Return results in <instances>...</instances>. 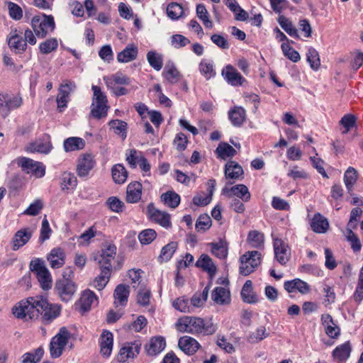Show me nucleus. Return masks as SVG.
Segmentation results:
<instances>
[{
	"instance_id": "obj_1",
	"label": "nucleus",
	"mask_w": 363,
	"mask_h": 363,
	"mask_svg": "<svg viewBox=\"0 0 363 363\" xmlns=\"http://www.w3.org/2000/svg\"><path fill=\"white\" fill-rule=\"evenodd\" d=\"M176 329L181 333L192 335H210L214 334L218 328L211 320H204L196 316L184 315L175 323Z\"/></svg>"
},
{
	"instance_id": "obj_2",
	"label": "nucleus",
	"mask_w": 363,
	"mask_h": 363,
	"mask_svg": "<svg viewBox=\"0 0 363 363\" xmlns=\"http://www.w3.org/2000/svg\"><path fill=\"white\" fill-rule=\"evenodd\" d=\"M46 298L42 296L29 297L19 301L12 308L13 315L20 319L34 320L38 318L42 307L45 306Z\"/></svg>"
},
{
	"instance_id": "obj_3",
	"label": "nucleus",
	"mask_w": 363,
	"mask_h": 363,
	"mask_svg": "<svg viewBox=\"0 0 363 363\" xmlns=\"http://www.w3.org/2000/svg\"><path fill=\"white\" fill-rule=\"evenodd\" d=\"M91 90L93 91V98L90 113L96 119L105 118L109 108L107 97L98 86L92 85Z\"/></svg>"
},
{
	"instance_id": "obj_4",
	"label": "nucleus",
	"mask_w": 363,
	"mask_h": 363,
	"mask_svg": "<svg viewBox=\"0 0 363 363\" xmlns=\"http://www.w3.org/2000/svg\"><path fill=\"white\" fill-rule=\"evenodd\" d=\"M31 26L35 35L43 38L55 29L54 18L44 14L35 16L31 20Z\"/></svg>"
},
{
	"instance_id": "obj_5",
	"label": "nucleus",
	"mask_w": 363,
	"mask_h": 363,
	"mask_svg": "<svg viewBox=\"0 0 363 363\" xmlns=\"http://www.w3.org/2000/svg\"><path fill=\"white\" fill-rule=\"evenodd\" d=\"M240 273L247 276L255 271L261 263V253L258 251H248L240 258Z\"/></svg>"
},
{
	"instance_id": "obj_6",
	"label": "nucleus",
	"mask_w": 363,
	"mask_h": 363,
	"mask_svg": "<svg viewBox=\"0 0 363 363\" xmlns=\"http://www.w3.org/2000/svg\"><path fill=\"white\" fill-rule=\"evenodd\" d=\"M69 332L65 327L60 328V332L52 337L50 344V355L53 358L59 357L69 339Z\"/></svg>"
},
{
	"instance_id": "obj_7",
	"label": "nucleus",
	"mask_w": 363,
	"mask_h": 363,
	"mask_svg": "<svg viewBox=\"0 0 363 363\" xmlns=\"http://www.w3.org/2000/svg\"><path fill=\"white\" fill-rule=\"evenodd\" d=\"M116 247L111 243H106L101 247V251L94 256V260L98 263L99 268L106 267L111 270V262L115 259Z\"/></svg>"
},
{
	"instance_id": "obj_8",
	"label": "nucleus",
	"mask_w": 363,
	"mask_h": 363,
	"mask_svg": "<svg viewBox=\"0 0 363 363\" xmlns=\"http://www.w3.org/2000/svg\"><path fill=\"white\" fill-rule=\"evenodd\" d=\"M17 164L24 172L35 178H42L45 174V166L40 162L23 157L18 159Z\"/></svg>"
},
{
	"instance_id": "obj_9",
	"label": "nucleus",
	"mask_w": 363,
	"mask_h": 363,
	"mask_svg": "<svg viewBox=\"0 0 363 363\" xmlns=\"http://www.w3.org/2000/svg\"><path fill=\"white\" fill-rule=\"evenodd\" d=\"M32 272L36 274L37 279L43 289H49L52 286V277L48 268L39 259L32 261L30 264Z\"/></svg>"
},
{
	"instance_id": "obj_10",
	"label": "nucleus",
	"mask_w": 363,
	"mask_h": 363,
	"mask_svg": "<svg viewBox=\"0 0 363 363\" xmlns=\"http://www.w3.org/2000/svg\"><path fill=\"white\" fill-rule=\"evenodd\" d=\"M76 289L77 287L75 284L65 277L58 280L55 286V291L57 294L62 301L65 302H67L72 298L76 292Z\"/></svg>"
},
{
	"instance_id": "obj_11",
	"label": "nucleus",
	"mask_w": 363,
	"mask_h": 363,
	"mask_svg": "<svg viewBox=\"0 0 363 363\" xmlns=\"http://www.w3.org/2000/svg\"><path fill=\"white\" fill-rule=\"evenodd\" d=\"M141 343L139 341L125 342L121 347L117 359L119 362L123 363L129 359L136 357L140 353Z\"/></svg>"
},
{
	"instance_id": "obj_12",
	"label": "nucleus",
	"mask_w": 363,
	"mask_h": 363,
	"mask_svg": "<svg viewBox=\"0 0 363 363\" xmlns=\"http://www.w3.org/2000/svg\"><path fill=\"white\" fill-rule=\"evenodd\" d=\"M7 41L10 49L16 53H22L27 48V43L23 37V31L16 28L11 29L8 35Z\"/></svg>"
},
{
	"instance_id": "obj_13",
	"label": "nucleus",
	"mask_w": 363,
	"mask_h": 363,
	"mask_svg": "<svg viewBox=\"0 0 363 363\" xmlns=\"http://www.w3.org/2000/svg\"><path fill=\"white\" fill-rule=\"evenodd\" d=\"M147 213L148 217L161 226L169 228L172 226L170 215L155 208L152 203L147 205Z\"/></svg>"
},
{
	"instance_id": "obj_14",
	"label": "nucleus",
	"mask_w": 363,
	"mask_h": 363,
	"mask_svg": "<svg viewBox=\"0 0 363 363\" xmlns=\"http://www.w3.org/2000/svg\"><path fill=\"white\" fill-rule=\"evenodd\" d=\"M52 148L50 138L49 135H44L43 138L29 143L25 147L27 152L48 154Z\"/></svg>"
},
{
	"instance_id": "obj_15",
	"label": "nucleus",
	"mask_w": 363,
	"mask_h": 363,
	"mask_svg": "<svg viewBox=\"0 0 363 363\" xmlns=\"http://www.w3.org/2000/svg\"><path fill=\"white\" fill-rule=\"evenodd\" d=\"M76 88L74 82L65 81L60 85L59 93L57 96V108L62 112L66 107L69 100V94Z\"/></svg>"
},
{
	"instance_id": "obj_16",
	"label": "nucleus",
	"mask_w": 363,
	"mask_h": 363,
	"mask_svg": "<svg viewBox=\"0 0 363 363\" xmlns=\"http://www.w3.org/2000/svg\"><path fill=\"white\" fill-rule=\"evenodd\" d=\"M274 251L275 259L281 265H285L290 259V249L281 239L274 240Z\"/></svg>"
},
{
	"instance_id": "obj_17",
	"label": "nucleus",
	"mask_w": 363,
	"mask_h": 363,
	"mask_svg": "<svg viewBox=\"0 0 363 363\" xmlns=\"http://www.w3.org/2000/svg\"><path fill=\"white\" fill-rule=\"evenodd\" d=\"M222 194L228 198L237 196L245 202L248 201L251 197L247 187L244 184H237L232 187H229L226 185L222 189Z\"/></svg>"
},
{
	"instance_id": "obj_18",
	"label": "nucleus",
	"mask_w": 363,
	"mask_h": 363,
	"mask_svg": "<svg viewBox=\"0 0 363 363\" xmlns=\"http://www.w3.org/2000/svg\"><path fill=\"white\" fill-rule=\"evenodd\" d=\"M222 76L229 84L234 86H242L246 82L241 74L230 65L223 69Z\"/></svg>"
},
{
	"instance_id": "obj_19",
	"label": "nucleus",
	"mask_w": 363,
	"mask_h": 363,
	"mask_svg": "<svg viewBox=\"0 0 363 363\" xmlns=\"http://www.w3.org/2000/svg\"><path fill=\"white\" fill-rule=\"evenodd\" d=\"M33 230L29 228H21L13 235L11 240V248L13 251L24 246L31 238Z\"/></svg>"
},
{
	"instance_id": "obj_20",
	"label": "nucleus",
	"mask_w": 363,
	"mask_h": 363,
	"mask_svg": "<svg viewBox=\"0 0 363 363\" xmlns=\"http://www.w3.org/2000/svg\"><path fill=\"white\" fill-rule=\"evenodd\" d=\"M61 307L57 304H52L48 303L46 299V304L42 307L40 311L42 315V321L44 324L50 323L54 319L60 314Z\"/></svg>"
},
{
	"instance_id": "obj_21",
	"label": "nucleus",
	"mask_w": 363,
	"mask_h": 363,
	"mask_svg": "<svg viewBox=\"0 0 363 363\" xmlns=\"http://www.w3.org/2000/svg\"><path fill=\"white\" fill-rule=\"evenodd\" d=\"M166 341L163 337L157 336L150 338L145 346L147 354L150 356H156L164 350Z\"/></svg>"
},
{
	"instance_id": "obj_22",
	"label": "nucleus",
	"mask_w": 363,
	"mask_h": 363,
	"mask_svg": "<svg viewBox=\"0 0 363 363\" xmlns=\"http://www.w3.org/2000/svg\"><path fill=\"white\" fill-rule=\"evenodd\" d=\"M94 165L95 161L94 160V157L89 154L84 155L78 160L77 167V175L80 177L87 176Z\"/></svg>"
},
{
	"instance_id": "obj_23",
	"label": "nucleus",
	"mask_w": 363,
	"mask_h": 363,
	"mask_svg": "<svg viewBox=\"0 0 363 363\" xmlns=\"http://www.w3.org/2000/svg\"><path fill=\"white\" fill-rule=\"evenodd\" d=\"M178 346L185 354L192 355L201 345L194 337L185 335L179 339Z\"/></svg>"
},
{
	"instance_id": "obj_24",
	"label": "nucleus",
	"mask_w": 363,
	"mask_h": 363,
	"mask_svg": "<svg viewBox=\"0 0 363 363\" xmlns=\"http://www.w3.org/2000/svg\"><path fill=\"white\" fill-rule=\"evenodd\" d=\"M321 323L327 335L334 339L339 337L340 335V329L334 323L333 319L330 314H323L321 316Z\"/></svg>"
},
{
	"instance_id": "obj_25",
	"label": "nucleus",
	"mask_w": 363,
	"mask_h": 363,
	"mask_svg": "<svg viewBox=\"0 0 363 363\" xmlns=\"http://www.w3.org/2000/svg\"><path fill=\"white\" fill-rule=\"evenodd\" d=\"M143 186L138 182L130 183L126 189L125 201L129 203H136L141 199Z\"/></svg>"
},
{
	"instance_id": "obj_26",
	"label": "nucleus",
	"mask_w": 363,
	"mask_h": 363,
	"mask_svg": "<svg viewBox=\"0 0 363 363\" xmlns=\"http://www.w3.org/2000/svg\"><path fill=\"white\" fill-rule=\"evenodd\" d=\"M113 345V333L108 330H104L100 337V352L108 357L111 354Z\"/></svg>"
},
{
	"instance_id": "obj_27",
	"label": "nucleus",
	"mask_w": 363,
	"mask_h": 363,
	"mask_svg": "<svg viewBox=\"0 0 363 363\" xmlns=\"http://www.w3.org/2000/svg\"><path fill=\"white\" fill-rule=\"evenodd\" d=\"M211 298L218 305H228L230 303V292L228 288L218 286L211 293Z\"/></svg>"
},
{
	"instance_id": "obj_28",
	"label": "nucleus",
	"mask_w": 363,
	"mask_h": 363,
	"mask_svg": "<svg viewBox=\"0 0 363 363\" xmlns=\"http://www.w3.org/2000/svg\"><path fill=\"white\" fill-rule=\"evenodd\" d=\"M284 287L289 293L297 291L302 294H306L310 291V286L306 281L300 279L285 281Z\"/></svg>"
},
{
	"instance_id": "obj_29",
	"label": "nucleus",
	"mask_w": 363,
	"mask_h": 363,
	"mask_svg": "<svg viewBox=\"0 0 363 363\" xmlns=\"http://www.w3.org/2000/svg\"><path fill=\"white\" fill-rule=\"evenodd\" d=\"M130 294L129 286L124 284L118 285L114 291V305L116 307L124 306L127 304Z\"/></svg>"
},
{
	"instance_id": "obj_30",
	"label": "nucleus",
	"mask_w": 363,
	"mask_h": 363,
	"mask_svg": "<svg viewBox=\"0 0 363 363\" xmlns=\"http://www.w3.org/2000/svg\"><path fill=\"white\" fill-rule=\"evenodd\" d=\"M243 174V169L238 162L230 160L226 163L225 176L227 179H239Z\"/></svg>"
},
{
	"instance_id": "obj_31",
	"label": "nucleus",
	"mask_w": 363,
	"mask_h": 363,
	"mask_svg": "<svg viewBox=\"0 0 363 363\" xmlns=\"http://www.w3.org/2000/svg\"><path fill=\"white\" fill-rule=\"evenodd\" d=\"M196 266L202 268L207 272L209 277L212 279L217 272V267L213 263L212 259L206 254H202L196 262Z\"/></svg>"
},
{
	"instance_id": "obj_32",
	"label": "nucleus",
	"mask_w": 363,
	"mask_h": 363,
	"mask_svg": "<svg viewBox=\"0 0 363 363\" xmlns=\"http://www.w3.org/2000/svg\"><path fill=\"white\" fill-rule=\"evenodd\" d=\"M65 254L64 250L60 247L53 248L48 255V260L53 269H58L65 264Z\"/></svg>"
},
{
	"instance_id": "obj_33",
	"label": "nucleus",
	"mask_w": 363,
	"mask_h": 363,
	"mask_svg": "<svg viewBox=\"0 0 363 363\" xmlns=\"http://www.w3.org/2000/svg\"><path fill=\"white\" fill-rule=\"evenodd\" d=\"M104 81L107 88H114V86L119 85H128L130 83V79L121 72L104 77Z\"/></svg>"
},
{
	"instance_id": "obj_34",
	"label": "nucleus",
	"mask_w": 363,
	"mask_h": 363,
	"mask_svg": "<svg viewBox=\"0 0 363 363\" xmlns=\"http://www.w3.org/2000/svg\"><path fill=\"white\" fill-rule=\"evenodd\" d=\"M138 48L133 44L128 45L124 50L117 55V60L121 63H127L136 59Z\"/></svg>"
},
{
	"instance_id": "obj_35",
	"label": "nucleus",
	"mask_w": 363,
	"mask_h": 363,
	"mask_svg": "<svg viewBox=\"0 0 363 363\" xmlns=\"http://www.w3.org/2000/svg\"><path fill=\"white\" fill-rule=\"evenodd\" d=\"M97 302L98 299L96 294L90 290H85L81 295L79 304L82 311H87L93 304H96Z\"/></svg>"
},
{
	"instance_id": "obj_36",
	"label": "nucleus",
	"mask_w": 363,
	"mask_h": 363,
	"mask_svg": "<svg viewBox=\"0 0 363 363\" xmlns=\"http://www.w3.org/2000/svg\"><path fill=\"white\" fill-rule=\"evenodd\" d=\"M311 228L316 233H324L328 229L329 223L325 218L318 213L314 215L311 221Z\"/></svg>"
},
{
	"instance_id": "obj_37",
	"label": "nucleus",
	"mask_w": 363,
	"mask_h": 363,
	"mask_svg": "<svg viewBox=\"0 0 363 363\" xmlns=\"http://www.w3.org/2000/svg\"><path fill=\"white\" fill-rule=\"evenodd\" d=\"M241 297L244 302L247 303H255L258 301L257 296L252 289V282L247 280L244 284L241 290Z\"/></svg>"
},
{
	"instance_id": "obj_38",
	"label": "nucleus",
	"mask_w": 363,
	"mask_h": 363,
	"mask_svg": "<svg viewBox=\"0 0 363 363\" xmlns=\"http://www.w3.org/2000/svg\"><path fill=\"white\" fill-rule=\"evenodd\" d=\"M162 76L170 84H176L182 78V74L173 63L166 65Z\"/></svg>"
},
{
	"instance_id": "obj_39",
	"label": "nucleus",
	"mask_w": 363,
	"mask_h": 363,
	"mask_svg": "<svg viewBox=\"0 0 363 363\" xmlns=\"http://www.w3.org/2000/svg\"><path fill=\"white\" fill-rule=\"evenodd\" d=\"M226 6L235 14L238 21H245L248 18V13L242 9L236 0H223Z\"/></svg>"
},
{
	"instance_id": "obj_40",
	"label": "nucleus",
	"mask_w": 363,
	"mask_h": 363,
	"mask_svg": "<svg viewBox=\"0 0 363 363\" xmlns=\"http://www.w3.org/2000/svg\"><path fill=\"white\" fill-rule=\"evenodd\" d=\"M63 147L67 152L80 150L85 147V141L79 137H70L64 140Z\"/></svg>"
},
{
	"instance_id": "obj_41",
	"label": "nucleus",
	"mask_w": 363,
	"mask_h": 363,
	"mask_svg": "<svg viewBox=\"0 0 363 363\" xmlns=\"http://www.w3.org/2000/svg\"><path fill=\"white\" fill-rule=\"evenodd\" d=\"M100 274L93 281L92 286L99 291H101L108 284L111 270L106 267L100 268Z\"/></svg>"
},
{
	"instance_id": "obj_42",
	"label": "nucleus",
	"mask_w": 363,
	"mask_h": 363,
	"mask_svg": "<svg viewBox=\"0 0 363 363\" xmlns=\"http://www.w3.org/2000/svg\"><path fill=\"white\" fill-rule=\"evenodd\" d=\"M352 347L349 341L336 347L333 352V356L338 361H345L350 355Z\"/></svg>"
},
{
	"instance_id": "obj_43",
	"label": "nucleus",
	"mask_w": 363,
	"mask_h": 363,
	"mask_svg": "<svg viewBox=\"0 0 363 363\" xmlns=\"http://www.w3.org/2000/svg\"><path fill=\"white\" fill-rule=\"evenodd\" d=\"M208 289L205 288L203 291L197 292L194 294L191 299H189L190 306L192 310V313L195 312L196 308H201L208 298Z\"/></svg>"
},
{
	"instance_id": "obj_44",
	"label": "nucleus",
	"mask_w": 363,
	"mask_h": 363,
	"mask_svg": "<svg viewBox=\"0 0 363 363\" xmlns=\"http://www.w3.org/2000/svg\"><path fill=\"white\" fill-rule=\"evenodd\" d=\"M199 69L201 74L208 80L215 77L216 72L214 69L213 62L211 60L203 59L199 65Z\"/></svg>"
},
{
	"instance_id": "obj_45",
	"label": "nucleus",
	"mask_w": 363,
	"mask_h": 363,
	"mask_svg": "<svg viewBox=\"0 0 363 363\" xmlns=\"http://www.w3.org/2000/svg\"><path fill=\"white\" fill-rule=\"evenodd\" d=\"M60 185L63 190H74L77 185V179L74 174L65 172L60 177Z\"/></svg>"
},
{
	"instance_id": "obj_46",
	"label": "nucleus",
	"mask_w": 363,
	"mask_h": 363,
	"mask_svg": "<svg viewBox=\"0 0 363 363\" xmlns=\"http://www.w3.org/2000/svg\"><path fill=\"white\" fill-rule=\"evenodd\" d=\"M245 111L242 107H235L229 112V118L235 126H240L245 121Z\"/></svg>"
},
{
	"instance_id": "obj_47",
	"label": "nucleus",
	"mask_w": 363,
	"mask_h": 363,
	"mask_svg": "<svg viewBox=\"0 0 363 363\" xmlns=\"http://www.w3.org/2000/svg\"><path fill=\"white\" fill-rule=\"evenodd\" d=\"M162 201L167 206L175 208L180 203V196L173 191H169L161 196Z\"/></svg>"
},
{
	"instance_id": "obj_48",
	"label": "nucleus",
	"mask_w": 363,
	"mask_h": 363,
	"mask_svg": "<svg viewBox=\"0 0 363 363\" xmlns=\"http://www.w3.org/2000/svg\"><path fill=\"white\" fill-rule=\"evenodd\" d=\"M247 240L251 247L259 248L264 244V236L258 230H251L248 233Z\"/></svg>"
},
{
	"instance_id": "obj_49",
	"label": "nucleus",
	"mask_w": 363,
	"mask_h": 363,
	"mask_svg": "<svg viewBox=\"0 0 363 363\" xmlns=\"http://www.w3.org/2000/svg\"><path fill=\"white\" fill-rule=\"evenodd\" d=\"M173 308L179 312L184 313H191L192 310L190 306L189 299L186 296H181L172 301Z\"/></svg>"
},
{
	"instance_id": "obj_50",
	"label": "nucleus",
	"mask_w": 363,
	"mask_h": 363,
	"mask_svg": "<svg viewBox=\"0 0 363 363\" xmlns=\"http://www.w3.org/2000/svg\"><path fill=\"white\" fill-rule=\"evenodd\" d=\"M177 242H170L167 245H164L160 252V255L158 257L159 260L162 262L169 261L177 248Z\"/></svg>"
},
{
	"instance_id": "obj_51",
	"label": "nucleus",
	"mask_w": 363,
	"mask_h": 363,
	"mask_svg": "<svg viewBox=\"0 0 363 363\" xmlns=\"http://www.w3.org/2000/svg\"><path fill=\"white\" fill-rule=\"evenodd\" d=\"M112 177L117 184H123L128 177V172L121 164H116L112 167Z\"/></svg>"
},
{
	"instance_id": "obj_52",
	"label": "nucleus",
	"mask_w": 363,
	"mask_h": 363,
	"mask_svg": "<svg viewBox=\"0 0 363 363\" xmlns=\"http://www.w3.org/2000/svg\"><path fill=\"white\" fill-rule=\"evenodd\" d=\"M216 152L221 159L225 160L227 157H233L236 154V150L229 144L222 143L218 145Z\"/></svg>"
},
{
	"instance_id": "obj_53",
	"label": "nucleus",
	"mask_w": 363,
	"mask_h": 363,
	"mask_svg": "<svg viewBox=\"0 0 363 363\" xmlns=\"http://www.w3.org/2000/svg\"><path fill=\"white\" fill-rule=\"evenodd\" d=\"M196 16L203 22L206 28H213V23L209 18V13L203 4L196 6Z\"/></svg>"
},
{
	"instance_id": "obj_54",
	"label": "nucleus",
	"mask_w": 363,
	"mask_h": 363,
	"mask_svg": "<svg viewBox=\"0 0 363 363\" xmlns=\"http://www.w3.org/2000/svg\"><path fill=\"white\" fill-rule=\"evenodd\" d=\"M44 351L38 347L33 352H26L22 356L21 363H37L43 357Z\"/></svg>"
},
{
	"instance_id": "obj_55",
	"label": "nucleus",
	"mask_w": 363,
	"mask_h": 363,
	"mask_svg": "<svg viewBox=\"0 0 363 363\" xmlns=\"http://www.w3.org/2000/svg\"><path fill=\"white\" fill-rule=\"evenodd\" d=\"M279 23L281 27L291 37L298 38V30L292 23L286 17L281 16L279 18Z\"/></svg>"
},
{
	"instance_id": "obj_56",
	"label": "nucleus",
	"mask_w": 363,
	"mask_h": 363,
	"mask_svg": "<svg viewBox=\"0 0 363 363\" xmlns=\"http://www.w3.org/2000/svg\"><path fill=\"white\" fill-rule=\"evenodd\" d=\"M209 245L211 247V252L219 259H225L228 255V247L222 241L219 242H212Z\"/></svg>"
},
{
	"instance_id": "obj_57",
	"label": "nucleus",
	"mask_w": 363,
	"mask_h": 363,
	"mask_svg": "<svg viewBox=\"0 0 363 363\" xmlns=\"http://www.w3.org/2000/svg\"><path fill=\"white\" fill-rule=\"evenodd\" d=\"M357 179V170L350 167L344 174V182L345 184L346 188L350 191L352 190L354 184H355Z\"/></svg>"
},
{
	"instance_id": "obj_58",
	"label": "nucleus",
	"mask_w": 363,
	"mask_h": 363,
	"mask_svg": "<svg viewBox=\"0 0 363 363\" xmlns=\"http://www.w3.org/2000/svg\"><path fill=\"white\" fill-rule=\"evenodd\" d=\"M147 60L152 67L160 71L163 65V60L161 55L154 51H150L147 54Z\"/></svg>"
},
{
	"instance_id": "obj_59",
	"label": "nucleus",
	"mask_w": 363,
	"mask_h": 363,
	"mask_svg": "<svg viewBox=\"0 0 363 363\" xmlns=\"http://www.w3.org/2000/svg\"><path fill=\"white\" fill-rule=\"evenodd\" d=\"M182 6L177 3H170L167 7V14L172 20L179 19L183 14Z\"/></svg>"
},
{
	"instance_id": "obj_60",
	"label": "nucleus",
	"mask_w": 363,
	"mask_h": 363,
	"mask_svg": "<svg viewBox=\"0 0 363 363\" xmlns=\"http://www.w3.org/2000/svg\"><path fill=\"white\" fill-rule=\"evenodd\" d=\"M306 57L311 67L314 70H317L320 65L319 54L317 50L310 48L306 53Z\"/></svg>"
},
{
	"instance_id": "obj_61",
	"label": "nucleus",
	"mask_w": 363,
	"mask_h": 363,
	"mask_svg": "<svg viewBox=\"0 0 363 363\" xmlns=\"http://www.w3.org/2000/svg\"><path fill=\"white\" fill-rule=\"evenodd\" d=\"M268 336L269 333H267L265 327L259 326L255 332L249 335L247 340L251 343H256L262 341Z\"/></svg>"
},
{
	"instance_id": "obj_62",
	"label": "nucleus",
	"mask_w": 363,
	"mask_h": 363,
	"mask_svg": "<svg viewBox=\"0 0 363 363\" xmlns=\"http://www.w3.org/2000/svg\"><path fill=\"white\" fill-rule=\"evenodd\" d=\"M211 219L207 214H201L196 222V230L198 232H205L211 226Z\"/></svg>"
},
{
	"instance_id": "obj_63",
	"label": "nucleus",
	"mask_w": 363,
	"mask_h": 363,
	"mask_svg": "<svg viewBox=\"0 0 363 363\" xmlns=\"http://www.w3.org/2000/svg\"><path fill=\"white\" fill-rule=\"evenodd\" d=\"M282 52L287 58L294 62H297L300 60L301 57L299 53L289 45V43H283L281 44Z\"/></svg>"
},
{
	"instance_id": "obj_64",
	"label": "nucleus",
	"mask_w": 363,
	"mask_h": 363,
	"mask_svg": "<svg viewBox=\"0 0 363 363\" xmlns=\"http://www.w3.org/2000/svg\"><path fill=\"white\" fill-rule=\"evenodd\" d=\"M108 124L116 134L121 135L123 138L126 137L127 123L121 120H112Z\"/></svg>"
}]
</instances>
